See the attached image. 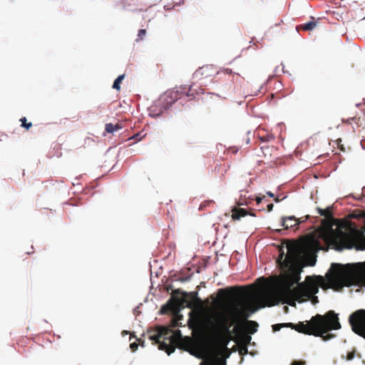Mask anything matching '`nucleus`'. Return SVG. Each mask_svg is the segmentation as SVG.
I'll list each match as a JSON object with an SVG mask.
<instances>
[{"label": "nucleus", "mask_w": 365, "mask_h": 365, "mask_svg": "<svg viewBox=\"0 0 365 365\" xmlns=\"http://www.w3.org/2000/svg\"><path fill=\"white\" fill-rule=\"evenodd\" d=\"M287 255L282 248L277 259V262L281 266L283 273L279 277L277 283L282 294L289 298L287 303L295 306V301L303 302L319 292V287L323 286L324 279L322 276H307L305 282L298 283L302 266L299 261L300 253L299 245L295 242H288L286 245Z\"/></svg>", "instance_id": "f257e3e1"}, {"label": "nucleus", "mask_w": 365, "mask_h": 365, "mask_svg": "<svg viewBox=\"0 0 365 365\" xmlns=\"http://www.w3.org/2000/svg\"><path fill=\"white\" fill-rule=\"evenodd\" d=\"M239 316V310L237 307H234L227 313L217 312L213 320L210 322L211 331L222 346L216 347L212 353L210 365H226V359L231 354L227 347L232 334L230 328L237 322Z\"/></svg>", "instance_id": "f03ea898"}, {"label": "nucleus", "mask_w": 365, "mask_h": 365, "mask_svg": "<svg viewBox=\"0 0 365 365\" xmlns=\"http://www.w3.org/2000/svg\"><path fill=\"white\" fill-rule=\"evenodd\" d=\"M341 329L339 317L334 311H329L324 315L317 314L306 324L299 322L294 324V329L308 335L322 336L331 330Z\"/></svg>", "instance_id": "7ed1b4c3"}, {"label": "nucleus", "mask_w": 365, "mask_h": 365, "mask_svg": "<svg viewBox=\"0 0 365 365\" xmlns=\"http://www.w3.org/2000/svg\"><path fill=\"white\" fill-rule=\"evenodd\" d=\"M361 237V233L354 228L351 229L349 232L341 229H331L324 235V240L338 251L353 248L356 241H360V243L356 245V249L364 250L365 242Z\"/></svg>", "instance_id": "20e7f679"}, {"label": "nucleus", "mask_w": 365, "mask_h": 365, "mask_svg": "<svg viewBox=\"0 0 365 365\" xmlns=\"http://www.w3.org/2000/svg\"><path fill=\"white\" fill-rule=\"evenodd\" d=\"M351 265L347 264L342 266L339 264H331L332 273L327 277V282L330 288L340 291L344 287L349 286L352 270Z\"/></svg>", "instance_id": "39448f33"}, {"label": "nucleus", "mask_w": 365, "mask_h": 365, "mask_svg": "<svg viewBox=\"0 0 365 365\" xmlns=\"http://www.w3.org/2000/svg\"><path fill=\"white\" fill-rule=\"evenodd\" d=\"M234 307H237L240 312L239 319L237 322L234 324L235 327L232 329V333L237 334L245 329L249 334H253L257 331L258 324L252 320H247V318L249 317V314L244 309H239L238 306L236 304H232L230 306L226 307L224 310L222 312V313H227L230 309H233Z\"/></svg>", "instance_id": "423d86ee"}, {"label": "nucleus", "mask_w": 365, "mask_h": 365, "mask_svg": "<svg viewBox=\"0 0 365 365\" xmlns=\"http://www.w3.org/2000/svg\"><path fill=\"white\" fill-rule=\"evenodd\" d=\"M349 321L352 330L365 339V310L356 311L349 316Z\"/></svg>", "instance_id": "0eeeda50"}, {"label": "nucleus", "mask_w": 365, "mask_h": 365, "mask_svg": "<svg viewBox=\"0 0 365 365\" xmlns=\"http://www.w3.org/2000/svg\"><path fill=\"white\" fill-rule=\"evenodd\" d=\"M221 73L230 76L232 73V71L229 68H225L222 71H217V68L213 65H205L199 68L194 73V78L201 81L203 79L212 78L215 74L220 75Z\"/></svg>", "instance_id": "6e6552de"}, {"label": "nucleus", "mask_w": 365, "mask_h": 365, "mask_svg": "<svg viewBox=\"0 0 365 365\" xmlns=\"http://www.w3.org/2000/svg\"><path fill=\"white\" fill-rule=\"evenodd\" d=\"M186 86L177 88L175 89L168 91L165 96L161 98L163 101V107L165 109L168 108L178 100H180L184 97V93L185 92Z\"/></svg>", "instance_id": "1a4fd4ad"}, {"label": "nucleus", "mask_w": 365, "mask_h": 365, "mask_svg": "<svg viewBox=\"0 0 365 365\" xmlns=\"http://www.w3.org/2000/svg\"><path fill=\"white\" fill-rule=\"evenodd\" d=\"M148 337L153 341V344H158V349L165 351L168 355H170L175 350V347L167 344L166 341H162V338L159 327L156 330L148 331Z\"/></svg>", "instance_id": "9d476101"}, {"label": "nucleus", "mask_w": 365, "mask_h": 365, "mask_svg": "<svg viewBox=\"0 0 365 365\" xmlns=\"http://www.w3.org/2000/svg\"><path fill=\"white\" fill-rule=\"evenodd\" d=\"M249 287H232L227 289H220L219 292L229 297H244L250 294Z\"/></svg>", "instance_id": "9b49d317"}, {"label": "nucleus", "mask_w": 365, "mask_h": 365, "mask_svg": "<svg viewBox=\"0 0 365 365\" xmlns=\"http://www.w3.org/2000/svg\"><path fill=\"white\" fill-rule=\"evenodd\" d=\"M299 223H301L299 219L296 218L294 216L283 217L282 218V226L284 229L292 228L297 226Z\"/></svg>", "instance_id": "f8f14e48"}, {"label": "nucleus", "mask_w": 365, "mask_h": 365, "mask_svg": "<svg viewBox=\"0 0 365 365\" xmlns=\"http://www.w3.org/2000/svg\"><path fill=\"white\" fill-rule=\"evenodd\" d=\"M195 88V85L192 84L189 86L187 88L186 87L185 92L184 93V97L186 96L190 99H193L195 95L202 93V89L200 86H197Z\"/></svg>", "instance_id": "ddd939ff"}, {"label": "nucleus", "mask_w": 365, "mask_h": 365, "mask_svg": "<svg viewBox=\"0 0 365 365\" xmlns=\"http://www.w3.org/2000/svg\"><path fill=\"white\" fill-rule=\"evenodd\" d=\"M169 337H170V344H169L175 347V345L180 344L182 340L181 331L179 329H176V330L172 329V334Z\"/></svg>", "instance_id": "4468645a"}, {"label": "nucleus", "mask_w": 365, "mask_h": 365, "mask_svg": "<svg viewBox=\"0 0 365 365\" xmlns=\"http://www.w3.org/2000/svg\"><path fill=\"white\" fill-rule=\"evenodd\" d=\"M160 332L162 341H166L167 344H170V336L172 334V329L170 327H159Z\"/></svg>", "instance_id": "2eb2a0df"}, {"label": "nucleus", "mask_w": 365, "mask_h": 365, "mask_svg": "<svg viewBox=\"0 0 365 365\" xmlns=\"http://www.w3.org/2000/svg\"><path fill=\"white\" fill-rule=\"evenodd\" d=\"M232 218L234 220H238L242 217H245V216L247 215V214H248V212H247V210L245 209L237 208V207L233 208L232 210Z\"/></svg>", "instance_id": "dca6fc26"}, {"label": "nucleus", "mask_w": 365, "mask_h": 365, "mask_svg": "<svg viewBox=\"0 0 365 365\" xmlns=\"http://www.w3.org/2000/svg\"><path fill=\"white\" fill-rule=\"evenodd\" d=\"M237 334H239V339L240 341L241 345L248 346L252 339L250 335L249 334L244 333L242 331L240 333H237Z\"/></svg>", "instance_id": "f3484780"}, {"label": "nucleus", "mask_w": 365, "mask_h": 365, "mask_svg": "<svg viewBox=\"0 0 365 365\" xmlns=\"http://www.w3.org/2000/svg\"><path fill=\"white\" fill-rule=\"evenodd\" d=\"M317 25V21H309L306 24L299 25L297 27V30L302 29L303 31H312L314 29L316 28Z\"/></svg>", "instance_id": "a211bd4d"}, {"label": "nucleus", "mask_w": 365, "mask_h": 365, "mask_svg": "<svg viewBox=\"0 0 365 365\" xmlns=\"http://www.w3.org/2000/svg\"><path fill=\"white\" fill-rule=\"evenodd\" d=\"M122 128V126L117 123L115 125H113V123H106L105 125V130L108 133H112L114 131L118 130Z\"/></svg>", "instance_id": "6ab92c4d"}, {"label": "nucleus", "mask_w": 365, "mask_h": 365, "mask_svg": "<svg viewBox=\"0 0 365 365\" xmlns=\"http://www.w3.org/2000/svg\"><path fill=\"white\" fill-rule=\"evenodd\" d=\"M317 211L320 215L324 216L327 220L333 219L330 207L326 209L317 208Z\"/></svg>", "instance_id": "aec40b11"}, {"label": "nucleus", "mask_w": 365, "mask_h": 365, "mask_svg": "<svg viewBox=\"0 0 365 365\" xmlns=\"http://www.w3.org/2000/svg\"><path fill=\"white\" fill-rule=\"evenodd\" d=\"M125 78V75L123 74V75H120L113 82V88L114 89H116L118 91L120 90V83L122 82V81Z\"/></svg>", "instance_id": "412c9836"}, {"label": "nucleus", "mask_w": 365, "mask_h": 365, "mask_svg": "<svg viewBox=\"0 0 365 365\" xmlns=\"http://www.w3.org/2000/svg\"><path fill=\"white\" fill-rule=\"evenodd\" d=\"M315 244H318V242L315 240L312 237H307L305 241L304 242V245L305 247H309Z\"/></svg>", "instance_id": "4be33fe9"}, {"label": "nucleus", "mask_w": 365, "mask_h": 365, "mask_svg": "<svg viewBox=\"0 0 365 365\" xmlns=\"http://www.w3.org/2000/svg\"><path fill=\"white\" fill-rule=\"evenodd\" d=\"M182 319V316H177L176 317H174L172 319L170 322V328H174L179 326V320H181Z\"/></svg>", "instance_id": "5701e85b"}, {"label": "nucleus", "mask_w": 365, "mask_h": 365, "mask_svg": "<svg viewBox=\"0 0 365 365\" xmlns=\"http://www.w3.org/2000/svg\"><path fill=\"white\" fill-rule=\"evenodd\" d=\"M214 205V202L212 200H207V201H204L203 202H202L199 207V210H204L206 207L207 206H213Z\"/></svg>", "instance_id": "b1692460"}, {"label": "nucleus", "mask_w": 365, "mask_h": 365, "mask_svg": "<svg viewBox=\"0 0 365 365\" xmlns=\"http://www.w3.org/2000/svg\"><path fill=\"white\" fill-rule=\"evenodd\" d=\"M20 121L21 122V126L29 130L31 126V123H26V118L25 117H23L20 119Z\"/></svg>", "instance_id": "393cba45"}, {"label": "nucleus", "mask_w": 365, "mask_h": 365, "mask_svg": "<svg viewBox=\"0 0 365 365\" xmlns=\"http://www.w3.org/2000/svg\"><path fill=\"white\" fill-rule=\"evenodd\" d=\"M146 34V30L145 29H140L138 31V38L136 41H140V40H143V38L145 37Z\"/></svg>", "instance_id": "a878e982"}, {"label": "nucleus", "mask_w": 365, "mask_h": 365, "mask_svg": "<svg viewBox=\"0 0 365 365\" xmlns=\"http://www.w3.org/2000/svg\"><path fill=\"white\" fill-rule=\"evenodd\" d=\"M328 332L329 331H327L325 334H322V335L319 336L322 337L323 339V340H324V341H328V340L332 339L334 336V334H328Z\"/></svg>", "instance_id": "bb28decb"}, {"label": "nucleus", "mask_w": 365, "mask_h": 365, "mask_svg": "<svg viewBox=\"0 0 365 365\" xmlns=\"http://www.w3.org/2000/svg\"><path fill=\"white\" fill-rule=\"evenodd\" d=\"M328 332L329 331H327L325 334H322V335L319 336L322 337L323 339V340H324V341H328V340L332 339L334 336V334H328Z\"/></svg>", "instance_id": "cd10ccee"}, {"label": "nucleus", "mask_w": 365, "mask_h": 365, "mask_svg": "<svg viewBox=\"0 0 365 365\" xmlns=\"http://www.w3.org/2000/svg\"><path fill=\"white\" fill-rule=\"evenodd\" d=\"M239 352L241 355H245L248 353L247 346L241 345L240 347Z\"/></svg>", "instance_id": "c85d7f7f"}, {"label": "nucleus", "mask_w": 365, "mask_h": 365, "mask_svg": "<svg viewBox=\"0 0 365 365\" xmlns=\"http://www.w3.org/2000/svg\"><path fill=\"white\" fill-rule=\"evenodd\" d=\"M282 328V324H276L272 325L273 331L276 332L279 331Z\"/></svg>", "instance_id": "c756f323"}, {"label": "nucleus", "mask_w": 365, "mask_h": 365, "mask_svg": "<svg viewBox=\"0 0 365 365\" xmlns=\"http://www.w3.org/2000/svg\"><path fill=\"white\" fill-rule=\"evenodd\" d=\"M247 308H248V309H249L252 313H253V312H256V311L259 309V307H256V306H255V305H253V304H249V305L247 306Z\"/></svg>", "instance_id": "7c9ffc66"}, {"label": "nucleus", "mask_w": 365, "mask_h": 365, "mask_svg": "<svg viewBox=\"0 0 365 365\" xmlns=\"http://www.w3.org/2000/svg\"><path fill=\"white\" fill-rule=\"evenodd\" d=\"M169 308L173 311V312H178V305L177 304H169Z\"/></svg>", "instance_id": "2f4dec72"}, {"label": "nucleus", "mask_w": 365, "mask_h": 365, "mask_svg": "<svg viewBox=\"0 0 365 365\" xmlns=\"http://www.w3.org/2000/svg\"><path fill=\"white\" fill-rule=\"evenodd\" d=\"M130 347L133 351H135L138 347V344L135 342L131 343Z\"/></svg>", "instance_id": "473e14b6"}, {"label": "nucleus", "mask_w": 365, "mask_h": 365, "mask_svg": "<svg viewBox=\"0 0 365 365\" xmlns=\"http://www.w3.org/2000/svg\"><path fill=\"white\" fill-rule=\"evenodd\" d=\"M306 361H294L291 365H305Z\"/></svg>", "instance_id": "72a5a7b5"}, {"label": "nucleus", "mask_w": 365, "mask_h": 365, "mask_svg": "<svg viewBox=\"0 0 365 365\" xmlns=\"http://www.w3.org/2000/svg\"><path fill=\"white\" fill-rule=\"evenodd\" d=\"M294 324L293 323H282V328L283 327H289L294 329Z\"/></svg>", "instance_id": "f704fd0d"}, {"label": "nucleus", "mask_w": 365, "mask_h": 365, "mask_svg": "<svg viewBox=\"0 0 365 365\" xmlns=\"http://www.w3.org/2000/svg\"><path fill=\"white\" fill-rule=\"evenodd\" d=\"M354 357V352H349L347 354V360H351Z\"/></svg>", "instance_id": "c9c22d12"}, {"label": "nucleus", "mask_w": 365, "mask_h": 365, "mask_svg": "<svg viewBox=\"0 0 365 365\" xmlns=\"http://www.w3.org/2000/svg\"><path fill=\"white\" fill-rule=\"evenodd\" d=\"M273 207L274 205L272 203L267 205V211L271 212L273 209Z\"/></svg>", "instance_id": "e433bc0d"}, {"label": "nucleus", "mask_w": 365, "mask_h": 365, "mask_svg": "<svg viewBox=\"0 0 365 365\" xmlns=\"http://www.w3.org/2000/svg\"><path fill=\"white\" fill-rule=\"evenodd\" d=\"M264 197V196H263L262 197H257L256 198V202H257V204H259L262 201V199Z\"/></svg>", "instance_id": "4c0bfd02"}, {"label": "nucleus", "mask_w": 365, "mask_h": 365, "mask_svg": "<svg viewBox=\"0 0 365 365\" xmlns=\"http://www.w3.org/2000/svg\"><path fill=\"white\" fill-rule=\"evenodd\" d=\"M312 302L313 304L317 303L319 302L317 297H313L312 298Z\"/></svg>", "instance_id": "58836bf2"}, {"label": "nucleus", "mask_w": 365, "mask_h": 365, "mask_svg": "<svg viewBox=\"0 0 365 365\" xmlns=\"http://www.w3.org/2000/svg\"><path fill=\"white\" fill-rule=\"evenodd\" d=\"M138 341H139V344L141 346H145V341H142L140 339H138Z\"/></svg>", "instance_id": "ea45409f"}, {"label": "nucleus", "mask_w": 365, "mask_h": 365, "mask_svg": "<svg viewBox=\"0 0 365 365\" xmlns=\"http://www.w3.org/2000/svg\"><path fill=\"white\" fill-rule=\"evenodd\" d=\"M267 194L269 197H274V194H273L272 192H267Z\"/></svg>", "instance_id": "a19ab883"}, {"label": "nucleus", "mask_w": 365, "mask_h": 365, "mask_svg": "<svg viewBox=\"0 0 365 365\" xmlns=\"http://www.w3.org/2000/svg\"><path fill=\"white\" fill-rule=\"evenodd\" d=\"M361 110L365 113V103L362 105Z\"/></svg>", "instance_id": "79ce46f5"}, {"label": "nucleus", "mask_w": 365, "mask_h": 365, "mask_svg": "<svg viewBox=\"0 0 365 365\" xmlns=\"http://www.w3.org/2000/svg\"><path fill=\"white\" fill-rule=\"evenodd\" d=\"M262 140H264V141H267L269 140V137H266V138H262Z\"/></svg>", "instance_id": "37998d69"}, {"label": "nucleus", "mask_w": 365, "mask_h": 365, "mask_svg": "<svg viewBox=\"0 0 365 365\" xmlns=\"http://www.w3.org/2000/svg\"><path fill=\"white\" fill-rule=\"evenodd\" d=\"M200 365H208V364L205 361H202V362H200Z\"/></svg>", "instance_id": "c03bdc74"}, {"label": "nucleus", "mask_w": 365, "mask_h": 365, "mask_svg": "<svg viewBox=\"0 0 365 365\" xmlns=\"http://www.w3.org/2000/svg\"><path fill=\"white\" fill-rule=\"evenodd\" d=\"M275 202H279V199L278 197L274 198Z\"/></svg>", "instance_id": "a18cd8bd"}, {"label": "nucleus", "mask_w": 365, "mask_h": 365, "mask_svg": "<svg viewBox=\"0 0 365 365\" xmlns=\"http://www.w3.org/2000/svg\"><path fill=\"white\" fill-rule=\"evenodd\" d=\"M265 307V304H263L260 307Z\"/></svg>", "instance_id": "49530a36"}, {"label": "nucleus", "mask_w": 365, "mask_h": 365, "mask_svg": "<svg viewBox=\"0 0 365 365\" xmlns=\"http://www.w3.org/2000/svg\"><path fill=\"white\" fill-rule=\"evenodd\" d=\"M284 309H285L286 310H287V309H288V307H284Z\"/></svg>", "instance_id": "de8ad7c7"}, {"label": "nucleus", "mask_w": 365, "mask_h": 365, "mask_svg": "<svg viewBox=\"0 0 365 365\" xmlns=\"http://www.w3.org/2000/svg\"><path fill=\"white\" fill-rule=\"evenodd\" d=\"M124 333H125V334H128V331H124Z\"/></svg>", "instance_id": "09e8293b"}, {"label": "nucleus", "mask_w": 365, "mask_h": 365, "mask_svg": "<svg viewBox=\"0 0 365 365\" xmlns=\"http://www.w3.org/2000/svg\"><path fill=\"white\" fill-rule=\"evenodd\" d=\"M364 363L365 364V361H364Z\"/></svg>", "instance_id": "8fccbe9b"}]
</instances>
